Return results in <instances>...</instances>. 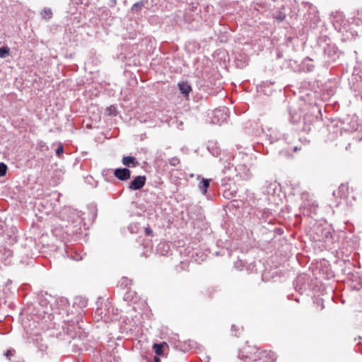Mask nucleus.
I'll use <instances>...</instances> for the list:
<instances>
[{"label":"nucleus","instance_id":"nucleus-1","mask_svg":"<svg viewBox=\"0 0 362 362\" xmlns=\"http://www.w3.org/2000/svg\"><path fill=\"white\" fill-rule=\"evenodd\" d=\"M228 117V110L225 107L216 109L213 112L212 122L221 124L226 122Z\"/></svg>","mask_w":362,"mask_h":362},{"label":"nucleus","instance_id":"nucleus-2","mask_svg":"<svg viewBox=\"0 0 362 362\" xmlns=\"http://www.w3.org/2000/svg\"><path fill=\"white\" fill-rule=\"evenodd\" d=\"M146 182L145 176H137L130 183L129 188L132 190H137L142 188Z\"/></svg>","mask_w":362,"mask_h":362},{"label":"nucleus","instance_id":"nucleus-3","mask_svg":"<svg viewBox=\"0 0 362 362\" xmlns=\"http://www.w3.org/2000/svg\"><path fill=\"white\" fill-rule=\"evenodd\" d=\"M115 175L120 180H127L130 177V171L127 168H117L115 170Z\"/></svg>","mask_w":362,"mask_h":362},{"label":"nucleus","instance_id":"nucleus-4","mask_svg":"<svg viewBox=\"0 0 362 362\" xmlns=\"http://www.w3.org/2000/svg\"><path fill=\"white\" fill-rule=\"evenodd\" d=\"M122 163L125 166L134 167L136 165L137 161H136V159L132 156H124L122 158Z\"/></svg>","mask_w":362,"mask_h":362},{"label":"nucleus","instance_id":"nucleus-5","mask_svg":"<svg viewBox=\"0 0 362 362\" xmlns=\"http://www.w3.org/2000/svg\"><path fill=\"white\" fill-rule=\"evenodd\" d=\"M178 86L180 92L185 96H187L189 92L192 90L191 86L185 82L180 83Z\"/></svg>","mask_w":362,"mask_h":362},{"label":"nucleus","instance_id":"nucleus-6","mask_svg":"<svg viewBox=\"0 0 362 362\" xmlns=\"http://www.w3.org/2000/svg\"><path fill=\"white\" fill-rule=\"evenodd\" d=\"M210 180L203 179L199 184V188L202 189L203 194H206L207 189L209 186Z\"/></svg>","mask_w":362,"mask_h":362},{"label":"nucleus","instance_id":"nucleus-7","mask_svg":"<svg viewBox=\"0 0 362 362\" xmlns=\"http://www.w3.org/2000/svg\"><path fill=\"white\" fill-rule=\"evenodd\" d=\"M165 346H167L165 343L155 344H153V349L157 355H161L163 354V349Z\"/></svg>","mask_w":362,"mask_h":362},{"label":"nucleus","instance_id":"nucleus-8","mask_svg":"<svg viewBox=\"0 0 362 362\" xmlns=\"http://www.w3.org/2000/svg\"><path fill=\"white\" fill-rule=\"evenodd\" d=\"M42 18L45 19H49L52 17V13L49 8H45L41 12Z\"/></svg>","mask_w":362,"mask_h":362},{"label":"nucleus","instance_id":"nucleus-9","mask_svg":"<svg viewBox=\"0 0 362 362\" xmlns=\"http://www.w3.org/2000/svg\"><path fill=\"white\" fill-rule=\"evenodd\" d=\"M9 54V49L7 47H2L0 48V57L5 58Z\"/></svg>","mask_w":362,"mask_h":362},{"label":"nucleus","instance_id":"nucleus-10","mask_svg":"<svg viewBox=\"0 0 362 362\" xmlns=\"http://www.w3.org/2000/svg\"><path fill=\"white\" fill-rule=\"evenodd\" d=\"M6 165L3 163H0V177H2L6 175Z\"/></svg>","mask_w":362,"mask_h":362},{"label":"nucleus","instance_id":"nucleus-11","mask_svg":"<svg viewBox=\"0 0 362 362\" xmlns=\"http://www.w3.org/2000/svg\"><path fill=\"white\" fill-rule=\"evenodd\" d=\"M106 112L108 115H116V107L115 106H110L107 108Z\"/></svg>","mask_w":362,"mask_h":362},{"label":"nucleus","instance_id":"nucleus-12","mask_svg":"<svg viewBox=\"0 0 362 362\" xmlns=\"http://www.w3.org/2000/svg\"><path fill=\"white\" fill-rule=\"evenodd\" d=\"M356 24H358L359 22L362 23V11H358L356 19L354 20Z\"/></svg>","mask_w":362,"mask_h":362},{"label":"nucleus","instance_id":"nucleus-13","mask_svg":"<svg viewBox=\"0 0 362 362\" xmlns=\"http://www.w3.org/2000/svg\"><path fill=\"white\" fill-rule=\"evenodd\" d=\"M63 152H64L63 146H58V148L56 150V154L58 156H60L63 153Z\"/></svg>","mask_w":362,"mask_h":362},{"label":"nucleus","instance_id":"nucleus-14","mask_svg":"<svg viewBox=\"0 0 362 362\" xmlns=\"http://www.w3.org/2000/svg\"><path fill=\"white\" fill-rule=\"evenodd\" d=\"M179 163V160L177 158H173L170 160V164L173 166H175Z\"/></svg>","mask_w":362,"mask_h":362},{"label":"nucleus","instance_id":"nucleus-15","mask_svg":"<svg viewBox=\"0 0 362 362\" xmlns=\"http://www.w3.org/2000/svg\"><path fill=\"white\" fill-rule=\"evenodd\" d=\"M13 355V351L12 350H7L5 353V356L8 358Z\"/></svg>","mask_w":362,"mask_h":362},{"label":"nucleus","instance_id":"nucleus-16","mask_svg":"<svg viewBox=\"0 0 362 362\" xmlns=\"http://www.w3.org/2000/svg\"><path fill=\"white\" fill-rule=\"evenodd\" d=\"M141 7V3H136L134 4L133 6V9L136 8H140Z\"/></svg>","mask_w":362,"mask_h":362},{"label":"nucleus","instance_id":"nucleus-17","mask_svg":"<svg viewBox=\"0 0 362 362\" xmlns=\"http://www.w3.org/2000/svg\"><path fill=\"white\" fill-rule=\"evenodd\" d=\"M145 231H146V233L148 234V235L151 234V232H152V230L149 228H146L145 229Z\"/></svg>","mask_w":362,"mask_h":362},{"label":"nucleus","instance_id":"nucleus-18","mask_svg":"<svg viewBox=\"0 0 362 362\" xmlns=\"http://www.w3.org/2000/svg\"><path fill=\"white\" fill-rule=\"evenodd\" d=\"M161 246L165 247V246H166V245H165V244H160V245H159L158 250H160V247H161Z\"/></svg>","mask_w":362,"mask_h":362},{"label":"nucleus","instance_id":"nucleus-19","mask_svg":"<svg viewBox=\"0 0 362 362\" xmlns=\"http://www.w3.org/2000/svg\"><path fill=\"white\" fill-rule=\"evenodd\" d=\"M155 362H160V359L158 357H155Z\"/></svg>","mask_w":362,"mask_h":362},{"label":"nucleus","instance_id":"nucleus-20","mask_svg":"<svg viewBox=\"0 0 362 362\" xmlns=\"http://www.w3.org/2000/svg\"><path fill=\"white\" fill-rule=\"evenodd\" d=\"M226 193H227V192H225V193H224V196H225L226 197H228V196H227V194H226Z\"/></svg>","mask_w":362,"mask_h":362}]
</instances>
